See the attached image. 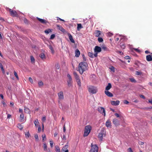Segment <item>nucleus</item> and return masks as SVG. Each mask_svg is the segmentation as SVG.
Segmentation results:
<instances>
[{
	"label": "nucleus",
	"instance_id": "obj_39",
	"mask_svg": "<svg viewBox=\"0 0 152 152\" xmlns=\"http://www.w3.org/2000/svg\"><path fill=\"white\" fill-rule=\"evenodd\" d=\"M30 58H31V62H34L35 59H34V57H33V56H31Z\"/></svg>",
	"mask_w": 152,
	"mask_h": 152
},
{
	"label": "nucleus",
	"instance_id": "obj_55",
	"mask_svg": "<svg viewBox=\"0 0 152 152\" xmlns=\"http://www.w3.org/2000/svg\"><path fill=\"white\" fill-rule=\"evenodd\" d=\"M25 135L26 137H29V136H30V134L28 132L26 134H25Z\"/></svg>",
	"mask_w": 152,
	"mask_h": 152
},
{
	"label": "nucleus",
	"instance_id": "obj_35",
	"mask_svg": "<svg viewBox=\"0 0 152 152\" xmlns=\"http://www.w3.org/2000/svg\"><path fill=\"white\" fill-rule=\"evenodd\" d=\"M14 75L16 77L17 79L18 80H19V77H18V75H17V72L15 71H14Z\"/></svg>",
	"mask_w": 152,
	"mask_h": 152
},
{
	"label": "nucleus",
	"instance_id": "obj_38",
	"mask_svg": "<svg viewBox=\"0 0 152 152\" xmlns=\"http://www.w3.org/2000/svg\"><path fill=\"white\" fill-rule=\"evenodd\" d=\"M35 138L36 141H38L39 140L38 135L37 134H36L34 136Z\"/></svg>",
	"mask_w": 152,
	"mask_h": 152
},
{
	"label": "nucleus",
	"instance_id": "obj_24",
	"mask_svg": "<svg viewBox=\"0 0 152 152\" xmlns=\"http://www.w3.org/2000/svg\"><path fill=\"white\" fill-rule=\"evenodd\" d=\"M101 48L104 51H109V49L105 45H103L101 47Z\"/></svg>",
	"mask_w": 152,
	"mask_h": 152
},
{
	"label": "nucleus",
	"instance_id": "obj_4",
	"mask_svg": "<svg viewBox=\"0 0 152 152\" xmlns=\"http://www.w3.org/2000/svg\"><path fill=\"white\" fill-rule=\"evenodd\" d=\"M105 131L104 129H102L101 132L99 133L98 135V138L99 140L102 141L103 139V137L105 136Z\"/></svg>",
	"mask_w": 152,
	"mask_h": 152
},
{
	"label": "nucleus",
	"instance_id": "obj_20",
	"mask_svg": "<svg viewBox=\"0 0 152 152\" xmlns=\"http://www.w3.org/2000/svg\"><path fill=\"white\" fill-rule=\"evenodd\" d=\"M34 123L35 124V126L36 127H38V126H39V123L37 119H36L34 121Z\"/></svg>",
	"mask_w": 152,
	"mask_h": 152
},
{
	"label": "nucleus",
	"instance_id": "obj_1",
	"mask_svg": "<svg viewBox=\"0 0 152 152\" xmlns=\"http://www.w3.org/2000/svg\"><path fill=\"white\" fill-rule=\"evenodd\" d=\"M88 66L87 63L81 62L79 63L78 66V70L80 73L82 74L83 72L87 69Z\"/></svg>",
	"mask_w": 152,
	"mask_h": 152
},
{
	"label": "nucleus",
	"instance_id": "obj_53",
	"mask_svg": "<svg viewBox=\"0 0 152 152\" xmlns=\"http://www.w3.org/2000/svg\"><path fill=\"white\" fill-rule=\"evenodd\" d=\"M115 115L117 118H119L120 117V115L117 113H115Z\"/></svg>",
	"mask_w": 152,
	"mask_h": 152
},
{
	"label": "nucleus",
	"instance_id": "obj_64",
	"mask_svg": "<svg viewBox=\"0 0 152 152\" xmlns=\"http://www.w3.org/2000/svg\"><path fill=\"white\" fill-rule=\"evenodd\" d=\"M145 53L146 54H148V53H150L151 52L149 51L148 50H146L145 51Z\"/></svg>",
	"mask_w": 152,
	"mask_h": 152
},
{
	"label": "nucleus",
	"instance_id": "obj_22",
	"mask_svg": "<svg viewBox=\"0 0 152 152\" xmlns=\"http://www.w3.org/2000/svg\"><path fill=\"white\" fill-rule=\"evenodd\" d=\"M83 28L82 25L80 23H78L77 24V30L78 31H80V29Z\"/></svg>",
	"mask_w": 152,
	"mask_h": 152
},
{
	"label": "nucleus",
	"instance_id": "obj_28",
	"mask_svg": "<svg viewBox=\"0 0 152 152\" xmlns=\"http://www.w3.org/2000/svg\"><path fill=\"white\" fill-rule=\"evenodd\" d=\"M17 127H18L20 130H22L23 128V126L20 124H18L17 125Z\"/></svg>",
	"mask_w": 152,
	"mask_h": 152
},
{
	"label": "nucleus",
	"instance_id": "obj_49",
	"mask_svg": "<svg viewBox=\"0 0 152 152\" xmlns=\"http://www.w3.org/2000/svg\"><path fill=\"white\" fill-rule=\"evenodd\" d=\"M42 140L44 141L45 139H46L45 135L43 134L42 135Z\"/></svg>",
	"mask_w": 152,
	"mask_h": 152
},
{
	"label": "nucleus",
	"instance_id": "obj_44",
	"mask_svg": "<svg viewBox=\"0 0 152 152\" xmlns=\"http://www.w3.org/2000/svg\"><path fill=\"white\" fill-rule=\"evenodd\" d=\"M44 149L45 151H46L47 150V145L45 144H44L43 145Z\"/></svg>",
	"mask_w": 152,
	"mask_h": 152
},
{
	"label": "nucleus",
	"instance_id": "obj_59",
	"mask_svg": "<svg viewBox=\"0 0 152 152\" xmlns=\"http://www.w3.org/2000/svg\"><path fill=\"white\" fill-rule=\"evenodd\" d=\"M82 57H83V61H86V58L85 57V56L84 55H83L82 56Z\"/></svg>",
	"mask_w": 152,
	"mask_h": 152
},
{
	"label": "nucleus",
	"instance_id": "obj_60",
	"mask_svg": "<svg viewBox=\"0 0 152 152\" xmlns=\"http://www.w3.org/2000/svg\"><path fill=\"white\" fill-rule=\"evenodd\" d=\"M37 127L38 128V131L39 132H40L41 131V128L40 127V126H38V127Z\"/></svg>",
	"mask_w": 152,
	"mask_h": 152
},
{
	"label": "nucleus",
	"instance_id": "obj_47",
	"mask_svg": "<svg viewBox=\"0 0 152 152\" xmlns=\"http://www.w3.org/2000/svg\"><path fill=\"white\" fill-rule=\"evenodd\" d=\"M59 100H62L64 99V96H58Z\"/></svg>",
	"mask_w": 152,
	"mask_h": 152
},
{
	"label": "nucleus",
	"instance_id": "obj_7",
	"mask_svg": "<svg viewBox=\"0 0 152 152\" xmlns=\"http://www.w3.org/2000/svg\"><path fill=\"white\" fill-rule=\"evenodd\" d=\"M7 10L9 11L11 16L13 17H16L17 16L18 14L17 12L15 10H13L9 8H7Z\"/></svg>",
	"mask_w": 152,
	"mask_h": 152
},
{
	"label": "nucleus",
	"instance_id": "obj_17",
	"mask_svg": "<svg viewBox=\"0 0 152 152\" xmlns=\"http://www.w3.org/2000/svg\"><path fill=\"white\" fill-rule=\"evenodd\" d=\"M68 36L69 38L70 41L73 43H74L75 42V41L73 39L71 35L70 34H68Z\"/></svg>",
	"mask_w": 152,
	"mask_h": 152
},
{
	"label": "nucleus",
	"instance_id": "obj_8",
	"mask_svg": "<svg viewBox=\"0 0 152 152\" xmlns=\"http://www.w3.org/2000/svg\"><path fill=\"white\" fill-rule=\"evenodd\" d=\"M67 76L69 79V80L67 81L68 85L69 86H70L71 85L72 78L71 76L69 74H67Z\"/></svg>",
	"mask_w": 152,
	"mask_h": 152
},
{
	"label": "nucleus",
	"instance_id": "obj_26",
	"mask_svg": "<svg viewBox=\"0 0 152 152\" xmlns=\"http://www.w3.org/2000/svg\"><path fill=\"white\" fill-rule=\"evenodd\" d=\"M0 67L3 74H5V71L4 69L3 66L1 63H0Z\"/></svg>",
	"mask_w": 152,
	"mask_h": 152
},
{
	"label": "nucleus",
	"instance_id": "obj_32",
	"mask_svg": "<svg viewBox=\"0 0 152 152\" xmlns=\"http://www.w3.org/2000/svg\"><path fill=\"white\" fill-rule=\"evenodd\" d=\"M88 55L90 57L94 58V54L92 53L89 52L88 53Z\"/></svg>",
	"mask_w": 152,
	"mask_h": 152
},
{
	"label": "nucleus",
	"instance_id": "obj_37",
	"mask_svg": "<svg viewBox=\"0 0 152 152\" xmlns=\"http://www.w3.org/2000/svg\"><path fill=\"white\" fill-rule=\"evenodd\" d=\"M129 80L130 81L132 82L135 83L136 82V80L134 79V78H130Z\"/></svg>",
	"mask_w": 152,
	"mask_h": 152
},
{
	"label": "nucleus",
	"instance_id": "obj_30",
	"mask_svg": "<svg viewBox=\"0 0 152 152\" xmlns=\"http://www.w3.org/2000/svg\"><path fill=\"white\" fill-rule=\"evenodd\" d=\"M68 147V145H65L62 148V150L63 151H65L67 149V148Z\"/></svg>",
	"mask_w": 152,
	"mask_h": 152
},
{
	"label": "nucleus",
	"instance_id": "obj_63",
	"mask_svg": "<svg viewBox=\"0 0 152 152\" xmlns=\"http://www.w3.org/2000/svg\"><path fill=\"white\" fill-rule=\"evenodd\" d=\"M139 144L140 145H142L144 144V143L143 142L140 141L139 142Z\"/></svg>",
	"mask_w": 152,
	"mask_h": 152
},
{
	"label": "nucleus",
	"instance_id": "obj_51",
	"mask_svg": "<svg viewBox=\"0 0 152 152\" xmlns=\"http://www.w3.org/2000/svg\"><path fill=\"white\" fill-rule=\"evenodd\" d=\"M29 80L31 83H32L33 82V79L31 77H29Z\"/></svg>",
	"mask_w": 152,
	"mask_h": 152
},
{
	"label": "nucleus",
	"instance_id": "obj_29",
	"mask_svg": "<svg viewBox=\"0 0 152 152\" xmlns=\"http://www.w3.org/2000/svg\"><path fill=\"white\" fill-rule=\"evenodd\" d=\"M24 118V115L22 113L20 115V121L21 122L23 121Z\"/></svg>",
	"mask_w": 152,
	"mask_h": 152
},
{
	"label": "nucleus",
	"instance_id": "obj_19",
	"mask_svg": "<svg viewBox=\"0 0 152 152\" xmlns=\"http://www.w3.org/2000/svg\"><path fill=\"white\" fill-rule=\"evenodd\" d=\"M106 125L107 127H111V123L109 120H107L106 123Z\"/></svg>",
	"mask_w": 152,
	"mask_h": 152
},
{
	"label": "nucleus",
	"instance_id": "obj_12",
	"mask_svg": "<svg viewBox=\"0 0 152 152\" xmlns=\"http://www.w3.org/2000/svg\"><path fill=\"white\" fill-rule=\"evenodd\" d=\"M120 103L119 101L118 100L116 101H111V103L112 105L117 106Z\"/></svg>",
	"mask_w": 152,
	"mask_h": 152
},
{
	"label": "nucleus",
	"instance_id": "obj_31",
	"mask_svg": "<svg viewBox=\"0 0 152 152\" xmlns=\"http://www.w3.org/2000/svg\"><path fill=\"white\" fill-rule=\"evenodd\" d=\"M24 111L26 113H29L30 110L29 109H28V108H27L26 107H24Z\"/></svg>",
	"mask_w": 152,
	"mask_h": 152
},
{
	"label": "nucleus",
	"instance_id": "obj_21",
	"mask_svg": "<svg viewBox=\"0 0 152 152\" xmlns=\"http://www.w3.org/2000/svg\"><path fill=\"white\" fill-rule=\"evenodd\" d=\"M75 56L76 57H78L80 54V52L78 49L76 50L75 51Z\"/></svg>",
	"mask_w": 152,
	"mask_h": 152
},
{
	"label": "nucleus",
	"instance_id": "obj_62",
	"mask_svg": "<svg viewBox=\"0 0 152 152\" xmlns=\"http://www.w3.org/2000/svg\"><path fill=\"white\" fill-rule=\"evenodd\" d=\"M125 59H130V57H129V56H125Z\"/></svg>",
	"mask_w": 152,
	"mask_h": 152
},
{
	"label": "nucleus",
	"instance_id": "obj_27",
	"mask_svg": "<svg viewBox=\"0 0 152 152\" xmlns=\"http://www.w3.org/2000/svg\"><path fill=\"white\" fill-rule=\"evenodd\" d=\"M47 34H49L50 32H52V30L51 29H48L45 30L44 31Z\"/></svg>",
	"mask_w": 152,
	"mask_h": 152
},
{
	"label": "nucleus",
	"instance_id": "obj_3",
	"mask_svg": "<svg viewBox=\"0 0 152 152\" xmlns=\"http://www.w3.org/2000/svg\"><path fill=\"white\" fill-rule=\"evenodd\" d=\"M88 90L89 92L92 94H96L97 91V88L94 86H90L88 88Z\"/></svg>",
	"mask_w": 152,
	"mask_h": 152
},
{
	"label": "nucleus",
	"instance_id": "obj_61",
	"mask_svg": "<svg viewBox=\"0 0 152 152\" xmlns=\"http://www.w3.org/2000/svg\"><path fill=\"white\" fill-rule=\"evenodd\" d=\"M50 144L51 146V147H52L53 146V142L52 141H50Z\"/></svg>",
	"mask_w": 152,
	"mask_h": 152
},
{
	"label": "nucleus",
	"instance_id": "obj_11",
	"mask_svg": "<svg viewBox=\"0 0 152 152\" xmlns=\"http://www.w3.org/2000/svg\"><path fill=\"white\" fill-rule=\"evenodd\" d=\"M37 19L42 23L46 24L47 23H48V22L47 21L44 19H42L38 17H37Z\"/></svg>",
	"mask_w": 152,
	"mask_h": 152
},
{
	"label": "nucleus",
	"instance_id": "obj_50",
	"mask_svg": "<svg viewBox=\"0 0 152 152\" xmlns=\"http://www.w3.org/2000/svg\"><path fill=\"white\" fill-rule=\"evenodd\" d=\"M128 152H133L131 148H129L127 150Z\"/></svg>",
	"mask_w": 152,
	"mask_h": 152
},
{
	"label": "nucleus",
	"instance_id": "obj_13",
	"mask_svg": "<svg viewBox=\"0 0 152 152\" xmlns=\"http://www.w3.org/2000/svg\"><path fill=\"white\" fill-rule=\"evenodd\" d=\"M94 51L96 52H100L101 51V48L98 46H96L94 48Z\"/></svg>",
	"mask_w": 152,
	"mask_h": 152
},
{
	"label": "nucleus",
	"instance_id": "obj_45",
	"mask_svg": "<svg viewBox=\"0 0 152 152\" xmlns=\"http://www.w3.org/2000/svg\"><path fill=\"white\" fill-rule=\"evenodd\" d=\"M1 103L3 104L4 107H5L6 105V104L5 103V100L4 99L1 101Z\"/></svg>",
	"mask_w": 152,
	"mask_h": 152
},
{
	"label": "nucleus",
	"instance_id": "obj_23",
	"mask_svg": "<svg viewBox=\"0 0 152 152\" xmlns=\"http://www.w3.org/2000/svg\"><path fill=\"white\" fill-rule=\"evenodd\" d=\"M48 47L49 48V49L50 50H51V53H53V54L54 53V50L53 49V47L51 45H49V46H48Z\"/></svg>",
	"mask_w": 152,
	"mask_h": 152
},
{
	"label": "nucleus",
	"instance_id": "obj_15",
	"mask_svg": "<svg viewBox=\"0 0 152 152\" xmlns=\"http://www.w3.org/2000/svg\"><path fill=\"white\" fill-rule=\"evenodd\" d=\"M146 59L148 61H152V57L151 56L149 55L146 56Z\"/></svg>",
	"mask_w": 152,
	"mask_h": 152
},
{
	"label": "nucleus",
	"instance_id": "obj_41",
	"mask_svg": "<svg viewBox=\"0 0 152 152\" xmlns=\"http://www.w3.org/2000/svg\"><path fill=\"white\" fill-rule=\"evenodd\" d=\"M142 74V72H139L138 71H136V75H140Z\"/></svg>",
	"mask_w": 152,
	"mask_h": 152
},
{
	"label": "nucleus",
	"instance_id": "obj_25",
	"mask_svg": "<svg viewBox=\"0 0 152 152\" xmlns=\"http://www.w3.org/2000/svg\"><path fill=\"white\" fill-rule=\"evenodd\" d=\"M39 57L42 59H45V56L44 53H42L39 55Z\"/></svg>",
	"mask_w": 152,
	"mask_h": 152
},
{
	"label": "nucleus",
	"instance_id": "obj_58",
	"mask_svg": "<svg viewBox=\"0 0 152 152\" xmlns=\"http://www.w3.org/2000/svg\"><path fill=\"white\" fill-rule=\"evenodd\" d=\"M63 91H61L58 93V95H63Z\"/></svg>",
	"mask_w": 152,
	"mask_h": 152
},
{
	"label": "nucleus",
	"instance_id": "obj_42",
	"mask_svg": "<svg viewBox=\"0 0 152 152\" xmlns=\"http://www.w3.org/2000/svg\"><path fill=\"white\" fill-rule=\"evenodd\" d=\"M55 37V35L54 34H52L50 37V39H53Z\"/></svg>",
	"mask_w": 152,
	"mask_h": 152
},
{
	"label": "nucleus",
	"instance_id": "obj_18",
	"mask_svg": "<svg viewBox=\"0 0 152 152\" xmlns=\"http://www.w3.org/2000/svg\"><path fill=\"white\" fill-rule=\"evenodd\" d=\"M101 32L100 31L96 30L95 31V36L96 37H99L101 35Z\"/></svg>",
	"mask_w": 152,
	"mask_h": 152
},
{
	"label": "nucleus",
	"instance_id": "obj_16",
	"mask_svg": "<svg viewBox=\"0 0 152 152\" xmlns=\"http://www.w3.org/2000/svg\"><path fill=\"white\" fill-rule=\"evenodd\" d=\"M73 74L76 80H80V78L79 75H78V74L76 72H73Z\"/></svg>",
	"mask_w": 152,
	"mask_h": 152
},
{
	"label": "nucleus",
	"instance_id": "obj_14",
	"mask_svg": "<svg viewBox=\"0 0 152 152\" xmlns=\"http://www.w3.org/2000/svg\"><path fill=\"white\" fill-rule=\"evenodd\" d=\"M56 26L61 31L63 32H65V30L64 29L62 26H60L59 25H57Z\"/></svg>",
	"mask_w": 152,
	"mask_h": 152
},
{
	"label": "nucleus",
	"instance_id": "obj_2",
	"mask_svg": "<svg viewBox=\"0 0 152 152\" xmlns=\"http://www.w3.org/2000/svg\"><path fill=\"white\" fill-rule=\"evenodd\" d=\"M91 128V127L90 125L87 126H85L83 134L84 137H86L88 136L90 132Z\"/></svg>",
	"mask_w": 152,
	"mask_h": 152
},
{
	"label": "nucleus",
	"instance_id": "obj_36",
	"mask_svg": "<svg viewBox=\"0 0 152 152\" xmlns=\"http://www.w3.org/2000/svg\"><path fill=\"white\" fill-rule=\"evenodd\" d=\"M98 42H102L103 41V39L101 37H99L98 39Z\"/></svg>",
	"mask_w": 152,
	"mask_h": 152
},
{
	"label": "nucleus",
	"instance_id": "obj_52",
	"mask_svg": "<svg viewBox=\"0 0 152 152\" xmlns=\"http://www.w3.org/2000/svg\"><path fill=\"white\" fill-rule=\"evenodd\" d=\"M56 69H59L60 66L58 64H56Z\"/></svg>",
	"mask_w": 152,
	"mask_h": 152
},
{
	"label": "nucleus",
	"instance_id": "obj_46",
	"mask_svg": "<svg viewBox=\"0 0 152 152\" xmlns=\"http://www.w3.org/2000/svg\"><path fill=\"white\" fill-rule=\"evenodd\" d=\"M123 102L124 104H128L129 103L128 101L125 100H124Z\"/></svg>",
	"mask_w": 152,
	"mask_h": 152
},
{
	"label": "nucleus",
	"instance_id": "obj_9",
	"mask_svg": "<svg viewBox=\"0 0 152 152\" xmlns=\"http://www.w3.org/2000/svg\"><path fill=\"white\" fill-rule=\"evenodd\" d=\"M113 122L115 126H117L120 125V121L116 118H114L113 120Z\"/></svg>",
	"mask_w": 152,
	"mask_h": 152
},
{
	"label": "nucleus",
	"instance_id": "obj_56",
	"mask_svg": "<svg viewBox=\"0 0 152 152\" xmlns=\"http://www.w3.org/2000/svg\"><path fill=\"white\" fill-rule=\"evenodd\" d=\"M148 102L149 103L152 104V98L148 99Z\"/></svg>",
	"mask_w": 152,
	"mask_h": 152
},
{
	"label": "nucleus",
	"instance_id": "obj_6",
	"mask_svg": "<svg viewBox=\"0 0 152 152\" xmlns=\"http://www.w3.org/2000/svg\"><path fill=\"white\" fill-rule=\"evenodd\" d=\"M91 148L89 152H98V147L96 145H93L92 143L91 145Z\"/></svg>",
	"mask_w": 152,
	"mask_h": 152
},
{
	"label": "nucleus",
	"instance_id": "obj_54",
	"mask_svg": "<svg viewBox=\"0 0 152 152\" xmlns=\"http://www.w3.org/2000/svg\"><path fill=\"white\" fill-rule=\"evenodd\" d=\"M62 139L63 140L65 141L66 140V137L64 135L63 136V137L62 138Z\"/></svg>",
	"mask_w": 152,
	"mask_h": 152
},
{
	"label": "nucleus",
	"instance_id": "obj_48",
	"mask_svg": "<svg viewBox=\"0 0 152 152\" xmlns=\"http://www.w3.org/2000/svg\"><path fill=\"white\" fill-rule=\"evenodd\" d=\"M121 48L123 49H124L125 48V45L124 44H121Z\"/></svg>",
	"mask_w": 152,
	"mask_h": 152
},
{
	"label": "nucleus",
	"instance_id": "obj_34",
	"mask_svg": "<svg viewBox=\"0 0 152 152\" xmlns=\"http://www.w3.org/2000/svg\"><path fill=\"white\" fill-rule=\"evenodd\" d=\"M56 151L58 152H60V149L59 147L58 146H55Z\"/></svg>",
	"mask_w": 152,
	"mask_h": 152
},
{
	"label": "nucleus",
	"instance_id": "obj_10",
	"mask_svg": "<svg viewBox=\"0 0 152 152\" xmlns=\"http://www.w3.org/2000/svg\"><path fill=\"white\" fill-rule=\"evenodd\" d=\"M98 111L101 113H102L104 115H105V113L104 108L102 107H99L98 108Z\"/></svg>",
	"mask_w": 152,
	"mask_h": 152
},
{
	"label": "nucleus",
	"instance_id": "obj_43",
	"mask_svg": "<svg viewBox=\"0 0 152 152\" xmlns=\"http://www.w3.org/2000/svg\"><path fill=\"white\" fill-rule=\"evenodd\" d=\"M46 120V117H43L42 118V123L43 124V123L45 122Z\"/></svg>",
	"mask_w": 152,
	"mask_h": 152
},
{
	"label": "nucleus",
	"instance_id": "obj_33",
	"mask_svg": "<svg viewBox=\"0 0 152 152\" xmlns=\"http://www.w3.org/2000/svg\"><path fill=\"white\" fill-rule=\"evenodd\" d=\"M76 82L77 83V84L79 86V87H80L81 86V83L80 82V79L76 80Z\"/></svg>",
	"mask_w": 152,
	"mask_h": 152
},
{
	"label": "nucleus",
	"instance_id": "obj_5",
	"mask_svg": "<svg viewBox=\"0 0 152 152\" xmlns=\"http://www.w3.org/2000/svg\"><path fill=\"white\" fill-rule=\"evenodd\" d=\"M112 86L110 83H109L108 85L106 87L105 90V93L106 95H113L112 94L108 91L111 88Z\"/></svg>",
	"mask_w": 152,
	"mask_h": 152
},
{
	"label": "nucleus",
	"instance_id": "obj_40",
	"mask_svg": "<svg viewBox=\"0 0 152 152\" xmlns=\"http://www.w3.org/2000/svg\"><path fill=\"white\" fill-rule=\"evenodd\" d=\"M38 85L39 86H42L43 85V82L41 81L39 82L38 83Z\"/></svg>",
	"mask_w": 152,
	"mask_h": 152
},
{
	"label": "nucleus",
	"instance_id": "obj_57",
	"mask_svg": "<svg viewBox=\"0 0 152 152\" xmlns=\"http://www.w3.org/2000/svg\"><path fill=\"white\" fill-rule=\"evenodd\" d=\"M24 21L26 23H28V20L26 18H24Z\"/></svg>",
	"mask_w": 152,
	"mask_h": 152
}]
</instances>
